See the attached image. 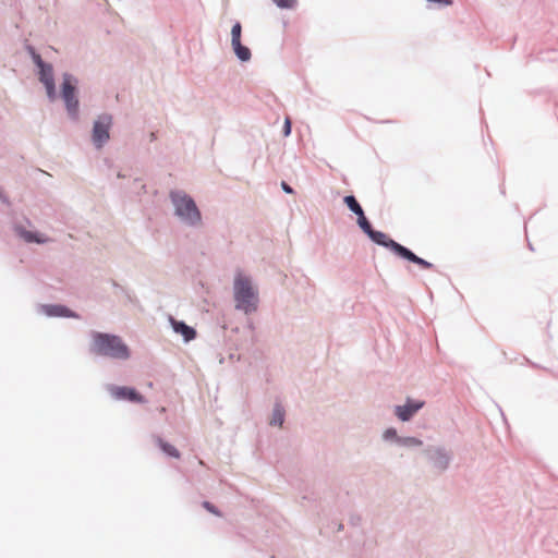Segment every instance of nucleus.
Returning <instances> with one entry per match:
<instances>
[{
	"label": "nucleus",
	"instance_id": "1",
	"mask_svg": "<svg viewBox=\"0 0 558 558\" xmlns=\"http://www.w3.org/2000/svg\"><path fill=\"white\" fill-rule=\"evenodd\" d=\"M90 337L89 352L92 354L114 361H126L130 359V348L120 336L92 331Z\"/></svg>",
	"mask_w": 558,
	"mask_h": 558
},
{
	"label": "nucleus",
	"instance_id": "2",
	"mask_svg": "<svg viewBox=\"0 0 558 558\" xmlns=\"http://www.w3.org/2000/svg\"><path fill=\"white\" fill-rule=\"evenodd\" d=\"M233 300L235 310L251 315L258 310L259 295L250 277L238 272L233 280Z\"/></svg>",
	"mask_w": 558,
	"mask_h": 558
},
{
	"label": "nucleus",
	"instance_id": "3",
	"mask_svg": "<svg viewBox=\"0 0 558 558\" xmlns=\"http://www.w3.org/2000/svg\"><path fill=\"white\" fill-rule=\"evenodd\" d=\"M169 198L174 209V216L181 223L190 228H197L202 225V213L191 195L182 190H171Z\"/></svg>",
	"mask_w": 558,
	"mask_h": 558
},
{
	"label": "nucleus",
	"instance_id": "4",
	"mask_svg": "<svg viewBox=\"0 0 558 558\" xmlns=\"http://www.w3.org/2000/svg\"><path fill=\"white\" fill-rule=\"evenodd\" d=\"M78 78L69 72L62 74V82L60 85V97L64 102V107L69 118L72 121H77L80 118V100L78 93Z\"/></svg>",
	"mask_w": 558,
	"mask_h": 558
},
{
	"label": "nucleus",
	"instance_id": "5",
	"mask_svg": "<svg viewBox=\"0 0 558 558\" xmlns=\"http://www.w3.org/2000/svg\"><path fill=\"white\" fill-rule=\"evenodd\" d=\"M423 453L428 463L438 472L447 471L453 460L452 451L441 445H428L423 449Z\"/></svg>",
	"mask_w": 558,
	"mask_h": 558
},
{
	"label": "nucleus",
	"instance_id": "6",
	"mask_svg": "<svg viewBox=\"0 0 558 558\" xmlns=\"http://www.w3.org/2000/svg\"><path fill=\"white\" fill-rule=\"evenodd\" d=\"M112 116L109 113H102L97 117L93 123L92 130V142L93 145L100 149L110 140V129L112 126Z\"/></svg>",
	"mask_w": 558,
	"mask_h": 558
},
{
	"label": "nucleus",
	"instance_id": "7",
	"mask_svg": "<svg viewBox=\"0 0 558 558\" xmlns=\"http://www.w3.org/2000/svg\"><path fill=\"white\" fill-rule=\"evenodd\" d=\"M241 38L242 25L239 21H236L231 27V48L235 58L241 63H246L252 59V51L247 46L242 44Z\"/></svg>",
	"mask_w": 558,
	"mask_h": 558
},
{
	"label": "nucleus",
	"instance_id": "8",
	"mask_svg": "<svg viewBox=\"0 0 558 558\" xmlns=\"http://www.w3.org/2000/svg\"><path fill=\"white\" fill-rule=\"evenodd\" d=\"M107 391L117 401H129L131 403H144L146 400L134 387L108 385Z\"/></svg>",
	"mask_w": 558,
	"mask_h": 558
},
{
	"label": "nucleus",
	"instance_id": "9",
	"mask_svg": "<svg viewBox=\"0 0 558 558\" xmlns=\"http://www.w3.org/2000/svg\"><path fill=\"white\" fill-rule=\"evenodd\" d=\"M38 80L44 84L49 100L57 98V88L53 76V68L50 63H46L38 68Z\"/></svg>",
	"mask_w": 558,
	"mask_h": 558
},
{
	"label": "nucleus",
	"instance_id": "10",
	"mask_svg": "<svg viewBox=\"0 0 558 558\" xmlns=\"http://www.w3.org/2000/svg\"><path fill=\"white\" fill-rule=\"evenodd\" d=\"M425 402L417 399L407 398L405 403L396 405L395 414L401 422H409L424 407Z\"/></svg>",
	"mask_w": 558,
	"mask_h": 558
},
{
	"label": "nucleus",
	"instance_id": "11",
	"mask_svg": "<svg viewBox=\"0 0 558 558\" xmlns=\"http://www.w3.org/2000/svg\"><path fill=\"white\" fill-rule=\"evenodd\" d=\"M38 312L47 317L80 318L76 312L63 304H40Z\"/></svg>",
	"mask_w": 558,
	"mask_h": 558
},
{
	"label": "nucleus",
	"instance_id": "12",
	"mask_svg": "<svg viewBox=\"0 0 558 558\" xmlns=\"http://www.w3.org/2000/svg\"><path fill=\"white\" fill-rule=\"evenodd\" d=\"M12 229L25 243L45 244L49 241L45 234L38 231H29L20 222H13Z\"/></svg>",
	"mask_w": 558,
	"mask_h": 558
},
{
	"label": "nucleus",
	"instance_id": "13",
	"mask_svg": "<svg viewBox=\"0 0 558 558\" xmlns=\"http://www.w3.org/2000/svg\"><path fill=\"white\" fill-rule=\"evenodd\" d=\"M368 239L372 242H374L375 244L389 250L396 256L398 255V253L400 252V250L403 246L399 242H397L393 239L389 238L385 232L378 231V230H375V229L369 233Z\"/></svg>",
	"mask_w": 558,
	"mask_h": 558
},
{
	"label": "nucleus",
	"instance_id": "14",
	"mask_svg": "<svg viewBox=\"0 0 558 558\" xmlns=\"http://www.w3.org/2000/svg\"><path fill=\"white\" fill-rule=\"evenodd\" d=\"M169 320L173 331L181 335L184 342H190L196 338L197 332L195 328L189 326L184 320H178L173 317H170Z\"/></svg>",
	"mask_w": 558,
	"mask_h": 558
},
{
	"label": "nucleus",
	"instance_id": "15",
	"mask_svg": "<svg viewBox=\"0 0 558 558\" xmlns=\"http://www.w3.org/2000/svg\"><path fill=\"white\" fill-rule=\"evenodd\" d=\"M397 256L409 263L417 265L422 269H432L434 267V265L430 262L417 256L415 253H413L409 247L404 245L402 246Z\"/></svg>",
	"mask_w": 558,
	"mask_h": 558
},
{
	"label": "nucleus",
	"instance_id": "16",
	"mask_svg": "<svg viewBox=\"0 0 558 558\" xmlns=\"http://www.w3.org/2000/svg\"><path fill=\"white\" fill-rule=\"evenodd\" d=\"M155 442L157 447L169 458L179 459L180 458V451L170 442L163 440L161 437L157 436L155 438Z\"/></svg>",
	"mask_w": 558,
	"mask_h": 558
},
{
	"label": "nucleus",
	"instance_id": "17",
	"mask_svg": "<svg viewBox=\"0 0 558 558\" xmlns=\"http://www.w3.org/2000/svg\"><path fill=\"white\" fill-rule=\"evenodd\" d=\"M286 411L280 402H276L272 409L271 420L269 422L270 425L274 426H282L284 422Z\"/></svg>",
	"mask_w": 558,
	"mask_h": 558
},
{
	"label": "nucleus",
	"instance_id": "18",
	"mask_svg": "<svg viewBox=\"0 0 558 558\" xmlns=\"http://www.w3.org/2000/svg\"><path fill=\"white\" fill-rule=\"evenodd\" d=\"M343 203L349 208V210L352 211L356 216L364 213L361 204L357 202V199L354 195H345L343 197Z\"/></svg>",
	"mask_w": 558,
	"mask_h": 558
},
{
	"label": "nucleus",
	"instance_id": "19",
	"mask_svg": "<svg viewBox=\"0 0 558 558\" xmlns=\"http://www.w3.org/2000/svg\"><path fill=\"white\" fill-rule=\"evenodd\" d=\"M398 445L401 447L414 448V447H421L423 445V441L416 437L401 436L400 439H398Z\"/></svg>",
	"mask_w": 558,
	"mask_h": 558
},
{
	"label": "nucleus",
	"instance_id": "20",
	"mask_svg": "<svg viewBox=\"0 0 558 558\" xmlns=\"http://www.w3.org/2000/svg\"><path fill=\"white\" fill-rule=\"evenodd\" d=\"M356 217H357V219H356L357 226L368 236L369 233L374 230L371 221L366 218L364 213L360 214Z\"/></svg>",
	"mask_w": 558,
	"mask_h": 558
},
{
	"label": "nucleus",
	"instance_id": "21",
	"mask_svg": "<svg viewBox=\"0 0 558 558\" xmlns=\"http://www.w3.org/2000/svg\"><path fill=\"white\" fill-rule=\"evenodd\" d=\"M401 436L398 435L397 429L393 427L387 428L383 434V439L385 441H395L398 444V439H400Z\"/></svg>",
	"mask_w": 558,
	"mask_h": 558
},
{
	"label": "nucleus",
	"instance_id": "22",
	"mask_svg": "<svg viewBox=\"0 0 558 558\" xmlns=\"http://www.w3.org/2000/svg\"><path fill=\"white\" fill-rule=\"evenodd\" d=\"M274 3L280 9H293L296 0H272Z\"/></svg>",
	"mask_w": 558,
	"mask_h": 558
},
{
	"label": "nucleus",
	"instance_id": "23",
	"mask_svg": "<svg viewBox=\"0 0 558 558\" xmlns=\"http://www.w3.org/2000/svg\"><path fill=\"white\" fill-rule=\"evenodd\" d=\"M202 505H203V507H204L207 511H209L210 513H213V514H215V515H217V517H221V512H220V510H219V509H218L214 504H211V502H209V501H203V504H202Z\"/></svg>",
	"mask_w": 558,
	"mask_h": 558
},
{
	"label": "nucleus",
	"instance_id": "24",
	"mask_svg": "<svg viewBox=\"0 0 558 558\" xmlns=\"http://www.w3.org/2000/svg\"><path fill=\"white\" fill-rule=\"evenodd\" d=\"M291 131H292L291 120L289 118H286L284 124H283V128H282L283 136L288 137L291 134Z\"/></svg>",
	"mask_w": 558,
	"mask_h": 558
},
{
	"label": "nucleus",
	"instance_id": "25",
	"mask_svg": "<svg viewBox=\"0 0 558 558\" xmlns=\"http://www.w3.org/2000/svg\"><path fill=\"white\" fill-rule=\"evenodd\" d=\"M32 60L37 68H40L41 65L47 63L43 60L41 56L38 52L35 56H33Z\"/></svg>",
	"mask_w": 558,
	"mask_h": 558
},
{
	"label": "nucleus",
	"instance_id": "26",
	"mask_svg": "<svg viewBox=\"0 0 558 558\" xmlns=\"http://www.w3.org/2000/svg\"><path fill=\"white\" fill-rule=\"evenodd\" d=\"M429 3H435L442 7H449L452 4V0H426Z\"/></svg>",
	"mask_w": 558,
	"mask_h": 558
},
{
	"label": "nucleus",
	"instance_id": "27",
	"mask_svg": "<svg viewBox=\"0 0 558 558\" xmlns=\"http://www.w3.org/2000/svg\"><path fill=\"white\" fill-rule=\"evenodd\" d=\"M280 186H281L282 191L287 194L294 193V190L292 189V186L289 185L286 181H281Z\"/></svg>",
	"mask_w": 558,
	"mask_h": 558
},
{
	"label": "nucleus",
	"instance_id": "28",
	"mask_svg": "<svg viewBox=\"0 0 558 558\" xmlns=\"http://www.w3.org/2000/svg\"><path fill=\"white\" fill-rule=\"evenodd\" d=\"M26 50H27L28 54L31 56V58H33V56H35L37 53L36 49L31 45H28L26 47Z\"/></svg>",
	"mask_w": 558,
	"mask_h": 558
},
{
	"label": "nucleus",
	"instance_id": "29",
	"mask_svg": "<svg viewBox=\"0 0 558 558\" xmlns=\"http://www.w3.org/2000/svg\"><path fill=\"white\" fill-rule=\"evenodd\" d=\"M113 287L122 290V287L120 284H118L117 282H113Z\"/></svg>",
	"mask_w": 558,
	"mask_h": 558
},
{
	"label": "nucleus",
	"instance_id": "30",
	"mask_svg": "<svg viewBox=\"0 0 558 558\" xmlns=\"http://www.w3.org/2000/svg\"><path fill=\"white\" fill-rule=\"evenodd\" d=\"M118 178H125V175L123 173L119 172Z\"/></svg>",
	"mask_w": 558,
	"mask_h": 558
},
{
	"label": "nucleus",
	"instance_id": "31",
	"mask_svg": "<svg viewBox=\"0 0 558 558\" xmlns=\"http://www.w3.org/2000/svg\"><path fill=\"white\" fill-rule=\"evenodd\" d=\"M26 225L32 226V222L29 219H25Z\"/></svg>",
	"mask_w": 558,
	"mask_h": 558
},
{
	"label": "nucleus",
	"instance_id": "32",
	"mask_svg": "<svg viewBox=\"0 0 558 558\" xmlns=\"http://www.w3.org/2000/svg\"><path fill=\"white\" fill-rule=\"evenodd\" d=\"M343 529V525L342 524H339L338 526V531H341Z\"/></svg>",
	"mask_w": 558,
	"mask_h": 558
}]
</instances>
